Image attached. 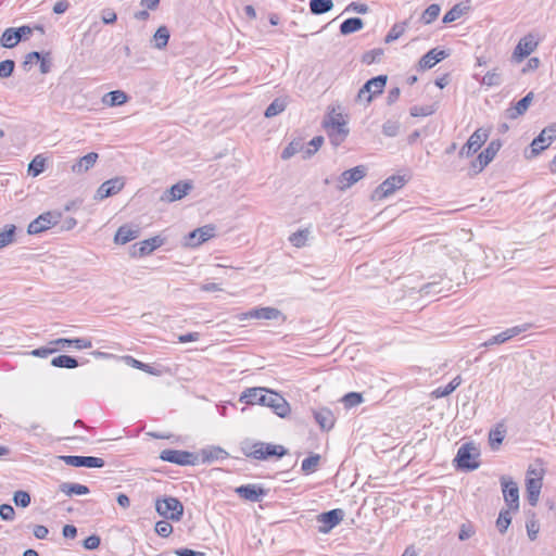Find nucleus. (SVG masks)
Instances as JSON below:
<instances>
[{"mask_svg": "<svg viewBox=\"0 0 556 556\" xmlns=\"http://www.w3.org/2000/svg\"><path fill=\"white\" fill-rule=\"evenodd\" d=\"M387 84V76L379 75L369 79L358 91L357 99L361 102L370 103L372 98L382 93Z\"/></svg>", "mask_w": 556, "mask_h": 556, "instance_id": "0eeeda50", "label": "nucleus"}, {"mask_svg": "<svg viewBox=\"0 0 556 556\" xmlns=\"http://www.w3.org/2000/svg\"><path fill=\"white\" fill-rule=\"evenodd\" d=\"M448 56V52L445 50H439L437 48L431 49L427 52L418 63V68L421 71L432 68L437 63Z\"/></svg>", "mask_w": 556, "mask_h": 556, "instance_id": "412c9836", "label": "nucleus"}, {"mask_svg": "<svg viewBox=\"0 0 556 556\" xmlns=\"http://www.w3.org/2000/svg\"><path fill=\"white\" fill-rule=\"evenodd\" d=\"M308 233L309 231L307 229L298 230L289 237V241L296 248L304 247L307 241Z\"/></svg>", "mask_w": 556, "mask_h": 556, "instance_id": "3c124183", "label": "nucleus"}, {"mask_svg": "<svg viewBox=\"0 0 556 556\" xmlns=\"http://www.w3.org/2000/svg\"><path fill=\"white\" fill-rule=\"evenodd\" d=\"M264 399H266V402H263V406L270 407L279 417L283 418L289 415L290 406L288 402L277 392L266 389Z\"/></svg>", "mask_w": 556, "mask_h": 556, "instance_id": "9b49d317", "label": "nucleus"}, {"mask_svg": "<svg viewBox=\"0 0 556 556\" xmlns=\"http://www.w3.org/2000/svg\"><path fill=\"white\" fill-rule=\"evenodd\" d=\"M45 167L46 159L41 154H38L28 164V174L33 177H37L45 170Z\"/></svg>", "mask_w": 556, "mask_h": 556, "instance_id": "a18cd8bd", "label": "nucleus"}, {"mask_svg": "<svg viewBox=\"0 0 556 556\" xmlns=\"http://www.w3.org/2000/svg\"><path fill=\"white\" fill-rule=\"evenodd\" d=\"M125 186L124 177H114L100 185L97 189L94 199L103 200L105 198L117 194Z\"/></svg>", "mask_w": 556, "mask_h": 556, "instance_id": "4468645a", "label": "nucleus"}, {"mask_svg": "<svg viewBox=\"0 0 556 556\" xmlns=\"http://www.w3.org/2000/svg\"><path fill=\"white\" fill-rule=\"evenodd\" d=\"M533 101V92H529L521 100H519L515 105L508 108L505 112V115L509 119H516L519 116L523 115Z\"/></svg>", "mask_w": 556, "mask_h": 556, "instance_id": "4be33fe9", "label": "nucleus"}, {"mask_svg": "<svg viewBox=\"0 0 556 556\" xmlns=\"http://www.w3.org/2000/svg\"><path fill=\"white\" fill-rule=\"evenodd\" d=\"M501 484L503 490L504 500L509 507L514 511H517L519 508V489L515 481L510 478L502 477Z\"/></svg>", "mask_w": 556, "mask_h": 556, "instance_id": "f8f14e48", "label": "nucleus"}, {"mask_svg": "<svg viewBox=\"0 0 556 556\" xmlns=\"http://www.w3.org/2000/svg\"><path fill=\"white\" fill-rule=\"evenodd\" d=\"M406 25H407L406 22L394 24L392 26V28L390 29V31L388 33V35L386 36L384 42L390 43V42L399 39L404 34V31L406 29Z\"/></svg>", "mask_w": 556, "mask_h": 556, "instance_id": "de8ad7c7", "label": "nucleus"}, {"mask_svg": "<svg viewBox=\"0 0 556 556\" xmlns=\"http://www.w3.org/2000/svg\"><path fill=\"white\" fill-rule=\"evenodd\" d=\"M168 39L169 31L167 27L160 26L153 36L154 47L159 50L165 48L167 46Z\"/></svg>", "mask_w": 556, "mask_h": 556, "instance_id": "79ce46f5", "label": "nucleus"}, {"mask_svg": "<svg viewBox=\"0 0 556 556\" xmlns=\"http://www.w3.org/2000/svg\"><path fill=\"white\" fill-rule=\"evenodd\" d=\"M440 14V7L438 4L429 5L421 15V21L425 24L432 23Z\"/></svg>", "mask_w": 556, "mask_h": 556, "instance_id": "864d4df0", "label": "nucleus"}, {"mask_svg": "<svg viewBox=\"0 0 556 556\" xmlns=\"http://www.w3.org/2000/svg\"><path fill=\"white\" fill-rule=\"evenodd\" d=\"M216 228L214 225H205L189 232L185 239V245L195 248L215 237Z\"/></svg>", "mask_w": 556, "mask_h": 556, "instance_id": "9d476101", "label": "nucleus"}, {"mask_svg": "<svg viewBox=\"0 0 556 556\" xmlns=\"http://www.w3.org/2000/svg\"><path fill=\"white\" fill-rule=\"evenodd\" d=\"M523 329L521 327H513L509 329H506L505 331L497 333L493 336L491 339H489L486 342H484V346H490L493 344H502L509 339L518 336Z\"/></svg>", "mask_w": 556, "mask_h": 556, "instance_id": "2f4dec72", "label": "nucleus"}, {"mask_svg": "<svg viewBox=\"0 0 556 556\" xmlns=\"http://www.w3.org/2000/svg\"><path fill=\"white\" fill-rule=\"evenodd\" d=\"M538 42L534 40L532 35L522 37L514 50V58L517 61H521L530 55L536 48Z\"/></svg>", "mask_w": 556, "mask_h": 556, "instance_id": "aec40b11", "label": "nucleus"}, {"mask_svg": "<svg viewBox=\"0 0 556 556\" xmlns=\"http://www.w3.org/2000/svg\"><path fill=\"white\" fill-rule=\"evenodd\" d=\"M481 83L488 87L498 86L502 84V75L494 68L483 76Z\"/></svg>", "mask_w": 556, "mask_h": 556, "instance_id": "8fccbe9b", "label": "nucleus"}, {"mask_svg": "<svg viewBox=\"0 0 556 556\" xmlns=\"http://www.w3.org/2000/svg\"><path fill=\"white\" fill-rule=\"evenodd\" d=\"M325 128L334 147H339L349 135L346 123H337L334 126H325Z\"/></svg>", "mask_w": 556, "mask_h": 556, "instance_id": "b1692460", "label": "nucleus"}, {"mask_svg": "<svg viewBox=\"0 0 556 556\" xmlns=\"http://www.w3.org/2000/svg\"><path fill=\"white\" fill-rule=\"evenodd\" d=\"M345 12H355L358 14H366L369 11V8L365 3L361 2H351L344 10Z\"/></svg>", "mask_w": 556, "mask_h": 556, "instance_id": "e2e57ef3", "label": "nucleus"}, {"mask_svg": "<svg viewBox=\"0 0 556 556\" xmlns=\"http://www.w3.org/2000/svg\"><path fill=\"white\" fill-rule=\"evenodd\" d=\"M544 470L541 466L530 465L527 470V478H538L539 480H543Z\"/></svg>", "mask_w": 556, "mask_h": 556, "instance_id": "0e129e2a", "label": "nucleus"}, {"mask_svg": "<svg viewBox=\"0 0 556 556\" xmlns=\"http://www.w3.org/2000/svg\"><path fill=\"white\" fill-rule=\"evenodd\" d=\"M128 101V96L123 90H114L105 93L102 98V103L108 106H119Z\"/></svg>", "mask_w": 556, "mask_h": 556, "instance_id": "72a5a7b5", "label": "nucleus"}, {"mask_svg": "<svg viewBox=\"0 0 556 556\" xmlns=\"http://www.w3.org/2000/svg\"><path fill=\"white\" fill-rule=\"evenodd\" d=\"M319 460H320V456L318 454H315V455H312V456L305 458L302 462V466H301L302 471L305 475H309V473L314 472L318 467Z\"/></svg>", "mask_w": 556, "mask_h": 556, "instance_id": "09e8293b", "label": "nucleus"}, {"mask_svg": "<svg viewBox=\"0 0 556 556\" xmlns=\"http://www.w3.org/2000/svg\"><path fill=\"white\" fill-rule=\"evenodd\" d=\"M155 532L162 538H167L173 532V526L165 520L157 521Z\"/></svg>", "mask_w": 556, "mask_h": 556, "instance_id": "4d7b16f0", "label": "nucleus"}, {"mask_svg": "<svg viewBox=\"0 0 556 556\" xmlns=\"http://www.w3.org/2000/svg\"><path fill=\"white\" fill-rule=\"evenodd\" d=\"M473 392L469 389L465 394L459 393L457 396V402L460 404V412L464 414L465 418H470L475 415V405L471 403Z\"/></svg>", "mask_w": 556, "mask_h": 556, "instance_id": "473e14b6", "label": "nucleus"}, {"mask_svg": "<svg viewBox=\"0 0 556 556\" xmlns=\"http://www.w3.org/2000/svg\"><path fill=\"white\" fill-rule=\"evenodd\" d=\"M324 142V138L321 136L314 137L307 144V148L304 149L303 159H308L321 147Z\"/></svg>", "mask_w": 556, "mask_h": 556, "instance_id": "603ef678", "label": "nucleus"}, {"mask_svg": "<svg viewBox=\"0 0 556 556\" xmlns=\"http://www.w3.org/2000/svg\"><path fill=\"white\" fill-rule=\"evenodd\" d=\"M60 491L67 496L85 495L89 493V489L86 485L71 482H63L60 485Z\"/></svg>", "mask_w": 556, "mask_h": 556, "instance_id": "e433bc0d", "label": "nucleus"}, {"mask_svg": "<svg viewBox=\"0 0 556 556\" xmlns=\"http://www.w3.org/2000/svg\"><path fill=\"white\" fill-rule=\"evenodd\" d=\"M366 175L367 167L365 165H358L354 168L344 170L337 179V189L340 191H345L362 180Z\"/></svg>", "mask_w": 556, "mask_h": 556, "instance_id": "6e6552de", "label": "nucleus"}, {"mask_svg": "<svg viewBox=\"0 0 556 556\" xmlns=\"http://www.w3.org/2000/svg\"><path fill=\"white\" fill-rule=\"evenodd\" d=\"M406 178L400 175H393L382 181L374 191L372 200H383L392 195L396 190L404 187Z\"/></svg>", "mask_w": 556, "mask_h": 556, "instance_id": "423d86ee", "label": "nucleus"}, {"mask_svg": "<svg viewBox=\"0 0 556 556\" xmlns=\"http://www.w3.org/2000/svg\"><path fill=\"white\" fill-rule=\"evenodd\" d=\"M489 138V130L478 128L468 139L467 143L459 151L460 156H469L476 153Z\"/></svg>", "mask_w": 556, "mask_h": 556, "instance_id": "ddd939ff", "label": "nucleus"}, {"mask_svg": "<svg viewBox=\"0 0 556 556\" xmlns=\"http://www.w3.org/2000/svg\"><path fill=\"white\" fill-rule=\"evenodd\" d=\"M242 450L248 457L255 459H266L269 456L281 457L287 453L282 445H274L264 442L245 444Z\"/></svg>", "mask_w": 556, "mask_h": 556, "instance_id": "f03ea898", "label": "nucleus"}, {"mask_svg": "<svg viewBox=\"0 0 556 556\" xmlns=\"http://www.w3.org/2000/svg\"><path fill=\"white\" fill-rule=\"evenodd\" d=\"M155 509L161 516L174 521L180 520L184 514L182 504L176 497L172 496L157 500Z\"/></svg>", "mask_w": 556, "mask_h": 556, "instance_id": "20e7f679", "label": "nucleus"}, {"mask_svg": "<svg viewBox=\"0 0 556 556\" xmlns=\"http://www.w3.org/2000/svg\"><path fill=\"white\" fill-rule=\"evenodd\" d=\"M15 63L12 60H4L0 62V78L10 77L14 71Z\"/></svg>", "mask_w": 556, "mask_h": 556, "instance_id": "13d9d810", "label": "nucleus"}, {"mask_svg": "<svg viewBox=\"0 0 556 556\" xmlns=\"http://www.w3.org/2000/svg\"><path fill=\"white\" fill-rule=\"evenodd\" d=\"M457 470L470 472L481 466V450L479 444L470 441L462 444L454 457Z\"/></svg>", "mask_w": 556, "mask_h": 556, "instance_id": "f257e3e1", "label": "nucleus"}, {"mask_svg": "<svg viewBox=\"0 0 556 556\" xmlns=\"http://www.w3.org/2000/svg\"><path fill=\"white\" fill-rule=\"evenodd\" d=\"M192 189V185L190 182L179 181L175 185H173L167 191H166V200L168 202H173L176 200L182 199L185 195L188 194V192Z\"/></svg>", "mask_w": 556, "mask_h": 556, "instance_id": "c85d7f7f", "label": "nucleus"}, {"mask_svg": "<svg viewBox=\"0 0 556 556\" xmlns=\"http://www.w3.org/2000/svg\"><path fill=\"white\" fill-rule=\"evenodd\" d=\"M342 402L346 408L359 405L363 402V396L356 392H350L342 397Z\"/></svg>", "mask_w": 556, "mask_h": 556, "instance_id": "5fc2aeb1", "label": "nucleus"}, {"mask_svg": "<svg viewBox=\"0 0 556 556\" xmlns=\"http://www.w3.org/2000/svg\"><path fill=\"white\" fill-rule=\"evenodd\" d=\"M333 8L332 0H311L309 9L315 15H320L329 12Z\"/></svg>", "mask_w": 556, "mask_h": 556, "instance_id": "ea45409f", "label": "nucleus"}, {"mask_svg": "<svg viewBox=\"0 0 556 556\" xmlns=\"http://www.w3.org/2000/svg\"><path fill=\"white\" fill-rule=\"evenodd\" d=\"M163 244V239L160 237H153L136 243L131 247L132 256H144L152 253L155 249Z\"/></svg>", "mask_w": 556, "mask_h": 556, "instance_id": "6ab92c4d", "label": "nucleus"}, {"mask_svg": "<svg viewBox=\"0 0 556 556\" xmlns=\"http://www.w3.org/2000/svg\"><path fill=\"white\" fill-rule=\"evenodd\" d=\"M98 153L90 152L83 157L78 159L72 166L71 170L76 175H81L87 173L98 161Z\"/></svg>", "mask_w": 556, "mask_h": 556, "instance_id": "393cba45", "label": "nucleus"}, {"mask_svg": "<svg viewBox=\"0 0 556 556\" xmlns=\"http://www.w3.org/2000/svg\"><path fill=\"white\" fill-rule=\"evenodd\" d=\"M13 501L16 506L27 507L30 504V495L26 491H16Z\"/></svg>", "mask_w": 556, "mask_h": 556, "instance_id": "6e6d98bb", "label": "nucleus"}, {"mask_svg": "<svg viewBox=\"0 0 556 556\" xmlns=\"http://www.w3.org/2000/svg\"><path fill=\"white\" fill-rule=\"evenodd\" d=\"M15 516L14 508L9 504L0 505V517L2 520L12 521Z\"/></svg>", "mask_w": 556, "mask_h": 556, "instance_id": "680f3d73", "label": "nucleus"}, {"mask_svg": "<svg viewBox=\"0 0 556 556\" xmlns=\"http://www.w3.org/2000/svg\"><path fill=\"white\" fill-rule=\"evenodd\" d=\"M16 229L15 225L7 224L0 230V250L15 242Z\"/></svg>", "mask_w": 556, "mask_h": 556, "instance_id": "f704fd0d", "label": "nucleus"}, {"mask_svg": "<svg viewBox=\"0 0 556 556\" xmlns=\"http://www.w3.org/2000/svg\"><path fill=\"white\" fill-rule=\"evenodd\" d=\"M61 214L55 212H46L29 223L27 232L29 235H37L45 230L50 229L60 220Z\"/></svg>", "mask_w": 556, "mask_h": 556, "instance_id": "1a4fd4ad", "label": "nucleus"}, {"mask_svg": "<svg viewBox=\"0 0 556 556\" xmlns=\"http://www.w3.org/2000/svg\"><path fill=\"white\" fill-rule=\"evenodd\" d=\"M542 484V480L538 478L526 479L527 498L531 506L538 504Z\"/></svg>", "mask_w": 556, "mask_h": 556, "instance_id": "bb28decb", "label": "nucleus"}, {"mask_svg": "<svg viewBox=\"0 0 556 556\" xmlns=\"http://www.w3.org/2000/svg\"><path fill=\"white\" fill-rule=\"evenodd\" d=\"M343 515L344 514L342 509H332L318 515L317 520L320 523L319 532L328 533L331 529L341 522Z\"/></svg>", "mask_w": 556, "mask_h": 556, "instance_id": "dca6fc26", "label": "nucleus"}, {"mask_svg": "<svg viewBox=\"0 0 556 556\" xmlns=\"http://www.w3.org/2000/svg\"><path fill=\"white\" fill-rule=\"evenodd\" d=\"M400 126L396 122L388 121L382 126V131L388 137H395L399 132Z\"/></svg>", "mask_w": 556, "mask_h": 556, "instance_id": "bf43d9fd", "label": "nucleus"}, {"mask_svg": "<svg viewBox=\"0 0 556 556\" xmlns=\"http://www.w3.org/2000/svg\"><path fill=\"white\" fill-rule=\"evenodd\" d=\"M511 511H514V510L509 509V507L505 510L500 511L498 518L496 520V527L501 533H505L506 530L508 529V527L511 522V517H510Z\"/></svg>", "mask_w": 556, "mask_h": 556, "instance_id": "49530a36", "label": "nucleus"}, {"mask_svg": "<svg viewBox=\"0 0 556 556\" xmlns=\"http://www.w3.org/2000/svg\"><path fill=\"white\" fill-rule=\"evenodd\" d=\"M51 365L60 368L73 369L78 366V362L68 355H59L51 361Z\"/></svg>", "mask_w": 556, "mask_h": 556, "instance_id": "c03bdc74", "label": "nucleus"}, {"mask_svg": "<svg viewBox=\"0 0 556 556\" xmlns=\"http://www.w3.org/2000/svg\"><path fill=\"white\" fill-rule=\"evenodd\" d=\"M556 138V127L549 126L544 128L540 135L534 138L530 144V153H525L526 159H533L542 151L547 149Z\"/></svg>", "mask_w": 556, "mask_h": 556, "instance_id": "39448f33", "label": "nucleus"}, {"mask_svg": "<svg viewBox=\"0 0 556 556\" xmlns=\"http://www.w3.org/2000/svg\"><path fill=\"white\" fill-rule=\"evenodd\" d=\"M381 55H382V50L376 49V50L366 52L363 55L362 60L366 64H371V63L376 62Z\"/></svg>", "mask_w": 556, "mask_h": 556, "instance_id": "338daca9", "label": "nucleus"}, {"mask_svg": "<svg viewBox=\"0 0 556 556\" xmlns=\"http://www.w3.org/2000/svg\"><path fill=\"white\" fill-rule=\"evenodd\" d=\"M59 459L73 467L101 468L104 466V460L102 458L93 456L64 455L59 456Z\"/></svg>", "mask_w": 556, "mask_h": 556, "instance_id": "2eb2a0df", "label": "nucleus"}, {"mask_svg": "<svg viewBox=\"0 0 556 556\" xmlns=\"http://www.w3.org/2000/svg\"><path fill=\"white\" fill-rule=\"evenodd\" d=\"M50 344L55 345L56 351L68 350L74 348L76 350H86L92 348V342L88 338H75V339H66L59 338L52 340Z\"/></svg>", "mask_w": 556, "mask_h": 556, "instance_id": "f3484780", "label": "nucleus"}, {"mask_svg": "<svg viewBox=\"0 0 556 556\" xmlns=\"http://www.w3.org/2000/svg\"><path fill=\"white\" fill-rule=\"evenodd\" d=\"M20 41L21 36L15 31V28H7L0 38V43L4 48H13Z\"/></svg>", "mask_w": 556, "mask_h": 556, "instance_id": "4c0bfd02", "label": "nucleus"}, {"mask_svg": "<svg viewBox=\"0 0 556 556\" xmlns=\"http://www.w3.org/2000/svg\"><path fill=\"white\" fill-rule=\"evenodd\" d=\"M100 542H101L100 536L92 534V535L88 536L87 539H85L84 547L86 549L92 551V549H96L99 547Z\"/></svg>", "mask_w": 556, "mask_h": 556, "instance_id": "774afa93", "label": "nucleus"}, {"mask_svg": "<svg viewBox=\"0 0 556 556\" xmlns=\"http://www.w3.org/2000/svg\"><path fill=\"white\" fill-rule=\"evenodd\" d=\"M502 147V142L496 139L492 140L488 147L475 159L470 164V174L477 175L481 173L496 156Z\"/></svg>", "mask_w": 556, "mask_h": 556, "instance_id": "7ed1b4c3", "label": "nucleus"}, {"mask_svg": "<svg viewBox=\"0 0 556 556\" xmlns=\"http://www.w3.org/2000/svg\"><path fill=\"white\" fill-rule=\"evenodd\" d=\"M288 100L287 98H277L275 99L266 109L265 116L270 118L274 117L281 112H283L287 108Z\"/></svg>", "mask_w": 556, "mask_h": 556, "instance_id": "58836bf2", "label": "nucleus"}, {"mask_svg": "<svg viewBox=\"0 0 556 556\" xmlns=\"http://www.w3.org/2000/svg\"><path fill=\"white\" fill-rule=\"evenodd\" d=\"M236 493L247 501L258 502L265 495V490L255 484H247L237 488Z\"/></svg>", "mask_w": 556, "mask_h": 556, "instance_id": "a878e982", "label": "nucleus"}, {"mask_svg": "<svg viewBox=\"0 0 556 556\" xmlns=\"http://www.w3.org/2000/svg\"><path fill=\"white\" fill-rule=\"evenodd\" d=\"M364 27V22L359 17H351L345 20L340 25V33L344 36L350 35L352 33L358 31Z\"/></svg>", "mask_w": 556, "mask_h": 556, "instance_id": "c9c22d12", "label": "nucleus"}, {"mask_svg": "<svg viewBox=\"0 0 556 556\" xmlns=\"http://www.w3.org/2000/svg\"><path fill=\"white\" fill-rule=\"evenodd\" d=\"M439 282H429L420 288L421 295L439 294L442 288H439Z\"/></svg>", "mask_w": 556, "mask_h": 556, "instance_id": "052dcab7", "label": "nucleus"}, {"mask_svg": "<svg viewBox=\"0 0 556 556\" xmlns=\"http://www.w3.org/2000/svg\"><path fill=\"white\" fill-rule=\"evenodd\" d=\"M337 123H346L341 113L332 112L324 121V126H334Z\"/></svg>", "mask_w": 556, "mask_h": 556, "instance_id": "69168bd1", "label": "nucleus"}, {"mask_svg": "<svg viewBox=\"0 0 556 556\" xmlns=\"http://www.w3.org/2000/svg\"><path fill=\"white\" fill-rule=\"evenodd\" d=\"M281 316V312L275 307H261L254 308L248 313L242 314L241 320L248 318H256V319H278Z\"/></svg>", "mask_w": 556, "mask_h": 556, "instance_id": "5701e85b", "label": "nucleus"}, {"mask_svg": "<svg viewBox=\"0 0 556 556\" xmlns=\"http://www.w3.org/2000/svg\"><path fill=\"white\" fill-rule=\"evenodd\" d=\"M304 144L301 140H293L291 141L282 151L281 159L282 160H289L293 155L303 152L304 153Z\"/></svg>", "mask_w": 556, "mask_h": 556, "instance_id": "37998d69", "label": "nucleus"}, {"mask_svg": "<svg viewBox=\"0 0 556 556\" xmlns=\"http://www.w3.org/2000/svg\"><path fill=\"white\" fill-rule=\"evenodd\" d=\"M160 458L177 465H192L195 459L192 453L177 450H164L161 452Z\"/></svg>", "mask_w": 556, "mask_h": 556, "instance_id": "a211bd4d", "label": "nucleus"}, {"mask_svg": "<svg viewBox=\"0 0 556 556\" xmlns=\"http://www.w3.org/2000/svg\"><path fill=\"white\" fill-rule=\"evenodd\" d=\"M266 388H249L240 396V401H244L247 404L254 405L266 402L265 397Z\"/></svg>", "mask_w": 556, "mask_h": 556, "instance_id": "cd10ccee", "label": "nucleus"}, {"mask_svg": "<svg viewBox=\"0 0 556 556\" xmlns=\"http://www.w3.org/2000/svg\"><path fill=\"white\" fill-rule=\"evenodd\" d=\"M314 417L316 422L324 430H330L336 421L334 415L332 412L328 408H320L318 410L314 412Z\"/></svg>", "mask_w": 556, "mask_h": 556, "instance_id": "7c9ffc66", "label": "nucleus"}, {"mask_svg": "<svg viewBox=\"0 0 556 556\" xmlns=\"http://www.w3.org/2000/svg\"><path fill=\"white\" fill-rule=\"evenodd\" d=\"M139 235L140 231L138 228H132L130 226L124 225L117 229L114 241L117 244H126L127 242L138 238Z\"/></svg>", "mask_w": 556, "mask_h": 556, "instance_id": "c756f323", "label": "nucleus"}, {"mask_svg": "<svg viewBox=\"0 0 556 556\" xmlns=\"http://www.w3.org/2000/svg\"><path fill=\"white\" fill-rule=\"evenodd\" d=\"M505 429L502 425H498L492 429L489 433V443L492 450H497L505 438Z\"/></svg>", "mask_w": 556, "mask_h": 556, "instance_id": "a19ab883", "label": "nucleus"}]
</instances>
